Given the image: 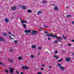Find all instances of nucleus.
I'll list each match as a JSON object with an SVG mask.
<instances>
[{"mask_svg":"<svg viewBox=\"0 0 74 74\" xmlns=\"http://www.w3.org/2000/svg\"><path fill=\"white\" fill-rule=\"evenodd\" d=\"M42 67H45V65H44L43 64H42Z\"/></svg>","mask_w":74,"mask_h":74,"instance_id":"obj_38","label":"nucleus"},{"mask_svg":"<svg viewBox=\"0 0 74 74\" xmlns=\"http://www.w3.org/2000/svg\"><path fill=\"white\" fill-rule=\"evenodd\" d=\"M40 69L41 70H44V69L43 68H41Z\"/></svg>","mask_w":74,"mask_h":74,"instance_id":"obj_41","label":"nucleus"},{"mask_svg":"<svg viewBox=\"0 0 74 74\" xmlns=\"http://www.w3.org/2000/svg\"><path fill=\"white\" fill-rule=\"evenodd\" d=\"M72 41L73 42H74V40H72Z\"/></svg>","mask_w":74,"mask_h":74,"instance_id":"obj_52","label":"nucleus"},{"mask_svg":"<svg viewBox=\"0 0 74 74\" xmlns=\"http://www.w3.org/2000/svg\"><path fill=\"white\" fill-rule=\"evenodd\" d=\"M54 38H55V37H56V38H57V39L58 38V41H59V42H61V41H62V38H61L60 37H59L58 36L55 35H54Z\"/></svg>","mask_w":74,"mask_h":74,"instance_id":"obj_1","label":"nucleus"},{"mask_svg":"<svg viewBox=\"0 0 74 74\" xmlns=\"http://www.w3.org/2000/svg\"><path fill=\"white\" fill-rule=\"evenodd\" d=\"M42 2V3H43V4H47V1H43Z\"/></svg>","mask_w":74,"mask_h":74,"instance_id":"obj_13","label":"nucleus"},{"mask_svg":"<svg viewBox=\"0 0 74 74\" xmlns=\"http://www.w3.org/2000/svg\"><path fill=\"white\" fill-rule=\"evenodd\" d=\"M8 61H9V62H11V63H13V61H14V60L11 59H8Z\"/></svg>","mask_w":74,"mask_h":74,"instance_id":"obj_12","label":"nucleus"},{"mask_svg":"<svg viewBox=\"0 0 74 74\" xmlns=\"http://www.w3.org/2000/svg\"><path fill=\"white\" fill-rule=\"evenodd\" d=\"M44 33H45V34H47V32L46 31H45Z\"/></svg>","mask_w":74,"mask_h":74,"instance_id":"obj_40","label":"nucleus"},{"mask_svg":"<svg viewBox=\"0 0 74 74\" xmlns=\"http://www.w3.org/2000/svg\"><path fill=\"white\" fill-rule=\"evenodd\" d=\"M10 69H11L12 70H14V69H13L11 68H10Z\"/></svg>","mask_w":74,"mask_h":74,"instance_id":"obj_46","label":"nucleus"},{"mask_svg":"<svg viewBox=\"0 0 74 74\" xmlns=\"http://www.w3.org/2000/svg\"><path fill=\"white\" fill-rule=\"evenodd\" d=\"M4 40V38H1V37L0 36V41H3Z\"/></svg>","mask_w":74,"mask_h":74,"instance_id":"obj_10","label":"nucleus"},{"mask_svg":"<svg viewBox=\"0 0 74 74\" xmlns=\"http://www.w3.org/2000/svg\"><path fill=\"white\" fill-rule=\"evenodd\" d=\"M54 58L55 59H59V58H58V56L56 55L54 56Z\"/></svg>","mask_w":74,"mask_h":74,"instance_id":"obj_16","label":"nucleus"},{"mask_svg":"<svg viewBox=\"0 0 74 74\" xmlns=\"http://www.w3.org/2000/svg\"><path fill=\"white\" fill-rule=\"evenodd\" d=\"M19 7H21V5H20L19 6Z\"/></svg>","mask_w":74,"mask_h":74,"instance_id":"obj_54","label":"nucleus"},{"mask_svg":"<svg viewBox=\"0 0 74 74\" xmlns=\"http://www.w3.org/2000/svg\"><path fill=\"white\" fill-rule=\"evenodd\" d=\"M46 36L48 37H53L54 38H55V37H54L55 35H54V34H49L48 33L46 35Z\"/></svg>","mask_w":74,"mask_h":74,"instance_id":"obj_2","label":"nucleus"},{"mask_svg":"<svg viewBox=\"0 0 74 74\" xmlns=\"http://www.w3.org/2000/svg\"><path fill=\"white\" fill-rule=\"evenodd\" d=\"M0 64L3 65V64L0 62Z\"/></svg>","mask_w":74,"mask_h":74,"instance_id":"obj_44","label":"nucleus"},{"mask_svg":"<svg viewBox=\"0 0 74 74\" xmlns=\"http://www.w3.org/2000/svg\"><path fill=\"white\" fill-rule=\"evenodd\" d=\"M59 42L57 40H55L54 41V43H56V44H58V42Z\"/></svg>","mask_w":74,"mask_h":74,"instance_id":"obj_23","label":"nucleus"},{"mask_svg":"<svg viewBox=\"0 0 74 74\" xmlns=\"http://www.w3.org/2000/svg\"><path fill=\"white\" fill-rule=\"evenodd\" d=\"M16 9V10H18V8L16 6H15L11 8L12 10L13 11H15Z\"/></svg>","mask_w":74,"mask_h":74,"instance_id":"obj_4","label":"nucleus"},{"mask_svg":"<svg viewBox=\"0 0 74 74\" xmlns=\"http://www.w3.org/2000/svg\"><path fill=\"white\" fill-rule=\"evenodd\" d=\"M32 48H34H34H36V47L35 46H34V45H32Z\"/></svg>","mask_w":74,"mask_h":74,"instance_id":"obj_19","label":"nucleus"},{"mask_svg":"<svg viewBox=\"0 0 74 74\" xmlns=\"http://www.w3.org/2000/svg\"><path fill=\"white\" fill-rule=\"evenodd\" d=\"M65 60L66 62H69V61H71V59L70 58L68 57V58H67L66 59H65Z\"/></svg>","mask_w":74,"mask_h":74,"instance_id":"obj_8","label":"nucleus"},{"mask_svg":"<svg viewBox=\"0 0 74 74\" xmlns=\"http://www.w3.org/2000/svg\"><path fill=\"white\" fill-rule=\"evenodd\" d=\"M22 23H26V22H27V21H25L24 20H22L21 22Z\"/></svg>","mask_w":74,"mask_h":74,"instance_id":"obj_11","label":"nucleus"},{"mask_svg":"<svg viewBox=\"0 0 74 74\" xmlns=\"http://www.w3.org/2000/svg\"><path fill=\"white\" fill-rule=\"evenodd\" d=\"M62 37H63L64 39V40H66V39H67V38L65 36H62Z\"/></svg>","mask_w":74,"mask_h":74,"instance_id":"obj_21","label":"nucleus"},{"mask_svg":"<svg viewBox=\"0 0 74 74\" xmlns=\"http://www.w3.org/2000/svg\"><path fill=\"white\" fill-rule=\"evenodd\" d=\"M54 9L56 11V10H58V8L57 6H55L54 7Z\"/></svg>","mask_w":74,"mask_h":74,"instance_id":"obj_17","label":"nucleus"},{"mask_svg":"<svg viewBox=\"0 0 74 74\" xmlns=\"http://www.w3.org/2000/svg\"><path fill=\"white\" fill-rule=\"evenodd\" d=\"M38 74H42L41 73H38Z\"/></svg>","mask_w":74,"mask_h":74,"instance_id":"obj_45","label":"nucleus"},{"mask_svg":"<svg viewBox=\"0 0 74 74\" xmlns=\"http://www.w3.org/2000/svg\"><path fill=\"white\" fill-rule=\"evenodd\" d=\"M58 65L59 66V67L61 69H62V70H65L64 67H63L62 66H61V64H58Z\"/></svg>","mask_w":74,"mask_h":74,"instance_id":"obj_3","label":"nucleus"},{"mask_svg":"<svg viewBox=\"0 0 74 74\" xmlns=\"http://www.w3.org/2000/svg\"><path fill=\"white\" fill-rule=\"evenodd\" d=\"M63 52H64V51H63Z\"/></svg>","mask_w":74,"mask_h":74,"instance_id":"obj_58","label":"nucleus"},{"mask_svg":"<svg viewBox=\"0 0 74 74\" xmlns=\"http://www.w3.org/2000/svg\"><path fill=\"white\" fill-rule=\"evenodd\" d=\"M23 26L24 27H25V28H26V24H23Z\"/></svg>","mask_w":74,"mask_h":74,"instance_id":"obj_24","label":"nucleus"},{"mask_svg":"<svg viewBox=\"0 0 74 74\" xmlns=\"http://www.w3.org/2000/svg\"><path fill=\"white\" fill-rule=\"evenodd\" d=\"M48 40H51V38H50L49 37L48 38Z\"/></svg>","mask_w":74,"mask_h":74,"instance_id":"obj_35","label":"nucleus"},{"mask_svg":"<svg viewBox=\"0 0 74 74\" xmlns=\"http://www.w3.org/2000/svg\"><path fill=\"white\" fill-rule=\"evenodd\" d=\"M38 48L39 49H41V47H38Z\"/></svg>","mask_w":74,"mask_h":74,"instance_id":"obj_32","label":"nucleus"},{"mask_svg":"<svg viewBox=\"0 0 74 74\" xmlns=\"http://www.w3.org/2000/svg\"><path fill=\"white\" fill-rule=\"evenodd\" d=\"M24 32L25 33H30V32H31V31L30 30H25L24 31Z\"/></svg>","mask_w":74,"mask_h":74,"instance_id":"obj_7","label":"nucleus"},{"mask_svg":"<svg viewBox=\"0 0 74 74\" xmlns=\"http://www.w3.org/2000/svg\"><path fill=\"white\" fill-rule=\"evenodd\" d=\"M14 42H15V44H16L17 43V42H18V41H17V40H14Z\"/></svg>","mask_w":74,"mask_h":74,"instance_id":"obj_29","label":"nucleus"},{"mask_svg":"<svg viewBox=\"0 0 74 74\" xmlns=\"http://www.w3.org/2000/svg\"><path fill=\"white\" fill-rule=\"evenodd\" d=\"M16 73H17V74H19V72H18V71H16Z\"/></svg>","mask_w":74,"mask_h":74,"instance_id":"obj_42","label":"nucleus"},{"mask_svg":"<svg viewBox=\"0 0 74 74\" xmlns=\"http://www.w3.org/2000/svg\"><path fill=\"white\" fill-rule=\"evenodd\" d=\"M38 14H42V12L38 11L37 13Z\"/></svg>","mask_w":74,"mask_h":74,"instance_id":"obj_22","label":"nucleus"},{"mask_svg":"<svg viewBox=\"0 0 74 74\" xmlns=\"http://www.w3.org/2000/svg\"><path fill=\"white\" fill-rule=\"evenodd\" d=\"M22 69H23V70H26L27 69H29V68L27 67V66H22Z\"/></svg>","mask_w":74,"mask_h":74,"instance_id":"obj_5","label":"nucleus"},{"mask_svg":"<svg viewBox=\"0 0 74 74\" xmlns=\"http://www.w3.org/2000/svg\"><path fill=\"white\" fill-rule=\"evenodd\" d=\"M63 52H64V51H63Z\"/></svg>","mask_w":74,"mask_h":74,"instance_id":"obj_57","label":"nucleus"},{"mask_svg":"<svg viewBox=\"0 0 74 74\" xmlns=\"http://www.w3.org/2000/svg\"><path fill=\"white\" fill-rule=\"evenodd\" d=\"M5 70L6 71V73L7 74H8V71L7 69H5Z\"/></svg>","mask_w":74,"mask_h":74,"instance_id":"obj_26","label":"nucleus"},{"mask_svg":"<svg viewBox=\"0 0 74 74\" xmlns=\"http://www.w3.org/2000/svg\"><path fill=\"white\" fill-rule=\"evenodd\" d=\"M22 59V57H19L18 58V60H21V59Z\"/></svg>","mask_w":74,"mask_h":74,"instance_id":"obj_25","label":"nucleus"},{"mask_svg":"<svg viewBox=\"0 0 74 74\" xmlns=\"http://www.w3.org/2000/svg\"><path fill=\"white\" fill-rule=\"evenodd\" d=\"M20 74H24V73H23L21 72V73Z\"/></svg>","mask_w":74,"mask_h":74,"instance_id":"obj_47","label":"nucleus"},{"mask_svg":"<svg viewBox=\"0 0 74 74\" xmlns=\"http://www.w3.org/2000/svg\"><path fill=\"white\" fill-rule=\"evenodd\" d=\"M4 20H5V22L6 23H8V22H10L9 20H8V18H5Z\"/></svg>","mask_w":74,"mask_h":74,"instance_id":"obj_9","label":"nucleus"},{"mask_svg":"<svg viewBox=\"0 0 74 74\" xmlns=\"http://www.w3.org/2000/svg\"><path fill=\"white\" fill-rule=\"evenodd\" d=\"M51 66H49V68H50V69L51 68Z\"/></svg>","mask_w":74,"mask_h":74,"instance_id":"obj_50","label":"nucleus"},{"mask_svg":"<svg viewBox=\"0 0 74 74\" xmlns=\"http://www.w3.org/2000/svg\"><path fill=\"white\" fill-rule=\"evenodd\" d=\"M27 12L30 13V12H32V10H28V11H27Z\"/></svg>","mask_w":74,"mask_h":74,"instance_id":"obj_20","label":"nucleus"},{"mask_svg":"<svg viewBox=\"0 0 74 74\" xmlns=\"http://www.w3.org/2000/svg\"><path fill=\"white\" fill-rule=\"evenodd\" d=\"M44 27H46V25H44Z\"/></svg>","mask_w":74,"mask_h":74,"instance_id":"obj_48","label":"nucleus"},{"mask_svg":"<svg viewBox=\"0 0 74 74\" xmlns=\"http://www.w3.org/2000/svg\"><path fill=\"white\" fill-rule=\"evenodd\" d=\"M3 35L4 36H7V34L6 33H3Z\"/></svg>","mask_w":74,"mask_h":74,"instance_id":"obj_18","label":"nucleus"},{"mask_svg":"<svg viewBox=\"0 0 74 74\" xmlns=\"http://www.w3.org/2000/svg\"><path fill=\"white\" fill-rule=\"evenodd\" d=\"M51 5L52 6H54V5H55V4H52Z\"/></svg>","mask_w":74,"mask_h":74,"instance_id":"obj_39","label":"nucleus"},{"mask_svg":"<svg viewBox=\"0 0 74 74\" xmlns=\"http://www.w3.org/2000/svg\"><path fill=\"white\" fill-rule=\"evenodd\" d=\"M34 55H31V58H34Z\"/></svg>","mask_w":74,"mask_h":74,"instance_id":"obj_34","label":"nucleus"},{"mask_svg":"<svg viewBox=\"0 0 74 74\" xmlns=\"http://www.w3.org/2000/svg\"><path fill=\"white\" fill-rule=\"evenodd\" d=\"M26 34V35H27V34Z\"/></svg>","mask_w":74,"mask_h":74,"instance_id":"obj_55","label":"nucleus"},{"mask_svg":"<svg viewBox=\"0 0 74 74\" xmlns=\"http://www.w3.org/2000/svg\"><path fill=\"white\" fill-rule=\"evenodd\" d=\"M62 59H61L60 60H58L57 62H62Z\"/></svg>","mask_w":74,"mask_h":74,"instance_id":"obj_27","label":"nucleus"},{"mask_svg":"<svg viewBox=\"0 0 74 74\" xmlns=\"http://www.w3.org/2000/svg\"><path fill=\"white\" fill-rule=\"evenodd\" d=\"M38 55H40V53H38Z\"/></svg>","mask_w":74,"mask_h":74,"instance_id":"obj_53","label":"nucleus"},{"mask_svg":"<svg viewBox=\"0 0 74 74\" xmlns=\"http://www.w3.org/2000/svg\"><path fill=\"white\" fill-rule=\"evenodd\" d=\"M10 51H11V52H12L13 51L12 49H10Z\"/></svg>","mask_w":74,"mask_h":74,"instance_id":"obj_49","label":"nucleus"},{"mask_svg":"<svg viewBox=\"0 0 74 74\" xmlns=\"http://www.w3.org/2000/svg\"><path fill=\"white\" fill-rule=\"evenodd\" d=\"M39 29L41 31H42V28H39Z\"/></svg>","mask_w":74,"mask_h":74,"instance_id":"obj_31","label":"nucleus"},{"mask_svg":"<svg viewBox=\"0 0 74 74\" xmlns=\"http://www.w3.org/2000/svg\"><path fill=\"white\" fill-rule=\"evenodd\" d=\"M61 47H62V45H61Z\"/></svg>","mask_w":74,"mask_h":74,"instance_id":"obj_56","label":"nucleus"},{"mask_svg":"<svg viewBox=\"0 0 74 74\" xmlns=\"http://www.w3.org/2000/svg\"><path fill=\"white\" fill-rule=\"evenodd\" d=\"M71 23H72L73 24H74V21H72Z\"/></svg>","mask_w":74,"mask_h":74,"instance_id":"obj_43","label":"nucleus"},{"mask_svg":"<svg viewBox=\"0 0 74 74\" xmlns=\"http://www.w3.org/2000/svg\"><path fill=\"white\" fill-rule=\"evenodd\" d=\"M71 16L70 15H68L66 16V18H69V17H71Z\"/></svg>","mask_w":74,"mask_h":74,"instance_id":"obj_28","label":"nucleus"},{"mask_svg":"<svg viewBox=\"0 0 74 74\" xmlns=\"http://www.w3.org/2000/svg\"><path fill=\"white\" fill-rule=\"evenodd\" d=\"M21 9H23V10H25L26 9V7L25 6H23L21 7Z\"/></svg>","mask_w":74,"mask_h":74,"instance_id":"obj_14","label":"nucleus"},{"mask_svg":"<svg viewBox=\"0 0 74 74\" xmlns=\"http://www.w3.org/2000/svg\"><path fill=\"white\" fill-rule=\"evenodd\" d=\"M67 45H69L70 46H71V45L70 44V43H68Z\"/></svg>","mask_w":74,"mask_h":74,"instance_id":"obj_36","label":"nucleus"},{"mask_svg":"<svg viewBox=\"0 0 74 74\" xmlns=\"http://www.w3.org/2000/svg\"><path fill=\"white\" fill-rule=\"evenodd\" d=\"M9 37L10 38H12V40H14V38H11V36H9Z\"/></svg>","mask_w":74,"mask_h":74,"instance_id":"obj_37","label":"nucleus"},{"mask_svg":"<svg viewBox=\"0 0 74 74\" xmlns=\"http://www.w3.org/2000/svg\"><path fill=\"white\" fill-rule=\"evenodd\" d=\"M10 74H14V73H13L14 71H13V70H10Z\"/></svg>","mask_w":74,"mask_h":74,"instance_id":"obj_15","label":"nucleus"},{"mask_svg":"<svg viewBox=\"0 0 74 74\" xmlns=\"http://www.w3.org/2000/svg\"><path fill=\"white\" fill-rule=\"evenodd\" d=\"M32 31L33 32H31V34H32V35H34L35 34H37V31H36L33 30H32Z\"/></svg>","mask_w":74,"mask_h":74,"instance_id":"obj_6","label":"nucleus"},{"mask_svg":"<svg viewBox=\"0 0 74 74\" xmlns=\"http://www.w3.org/2000/svg\"><path fill=\"white\" fill-rule=\"evenodd\" d=\"M12 36H13V37H14L15 36H14V35H12Z\"/></svg>","mask_w":74,"mask_h":74,"instance_id":"obj_51","label":"nucleus"},{"mask_svg":"<svg viewBox=\"0 0 74 74\" xmlns=\"http://www.w3.org/2000/svg\"><path fill=\"white\" fill-rule=\"evenodd\" d=\"M54 53L56 54V53H58V51H55V52H54Z\"/></svg>","mask_w":74,"mask_h":74,"instance_id":"obj_33","label":"nucleus"},{"mask_svg":"<svg viewBox=\"0 0 74 74\" xmlns=\"http://www.w3.org/2000/svg\"><path fill=\"white\" fill-rule=\"evenodd\" d=\"M8 33L9 34H12V33H11V32H8Z\"/></svg>","mask_w":74,"mask_h":74,"instance_id":"obj_30","label":"nucleus"}]
</instances>
